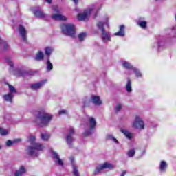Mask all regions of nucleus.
Wrapping results in <instances>:
<instances>
[{"label":"nucleus","mask_w":176,"mask_h":176,"mask_svg":"<svg viewBox=\"0 0 176 176\" xmlns=\"http://www.w3.org/2000/svg\"><path fill=\"white\" fill-rule=\"evenodd\" d=\"M107 168H109V170H112L115 168V165H113L111 163L105 162L104 164L98 165L96 166V170L94 172V175H97L98 174H100V173L102 172L103 170H105Z\"/></svg>","instance_id":"nucleus-9"},{"label":"nucleus","mask_w":176,"mask_h":176,"mask_svg":"<svg viewBox=\"0 0 176 176\" xmlns=\"http://www.w3.org/2000/svg\"><path fill=\"white\" fill-rule=\"evenodd\" d=\"M46 64H47V71L50 72V71H52V69H53V64L50 63V60H49V58L47 59Z\"/></svg>","instance_id":"nucleus-33"},{"label":"nucleus","mask_w":176,"mask_h":176,"mask_svg":"<svg viewBox=\"0 0 176 176\" xmlns=\"http://www.w3.org/2000/svg\"><path fill=\"white\" fill-rule=\"evenodd\" d=\"M74 128L71 127L69 129V133L66 137V141L69 146H71V145L72 144V142H74V138H72V135L74 134Z\"/></svg>","instance_id":"nucleus-16"},{"label":"nucleus","mask_w":176,"mask_h":176,"mask_svg":"<svg viewBox=\"0 0 176 176\" xmlns=\"http://www.w3.org/2000/svg\"><path fill=\"white\" fill-rule=\"evenodd\" d=\"M45 52L46 56H47V58H50V54H52V52H53V48L50 47H47L45 48Z\"/></svg>","instance_id":"nucleus-27"},{"label":"nucleus","mask_w":176,"mask_h":176,"mask_svg":"<svg viewBox=\"0 0 176 176\" xmlns=\"http://www.w3.org/2000/svg\"><path fill=\"white\" fill-rule=\"evenodd\" d=\"M51 17L53 20H56L57 21H65V20H67V17L61 14L60 8H58V6H54L52 7V14Z\"/></svg>","instance_id":"nucleus-7"},{"label":"nucleus","mask_w":176,"mask_h":176,"mask_svg":"<svg viewBox=\"0 0 176 176\" xmlns=\"http://www.w3.org/2000/svg\"><path fill=\"white\" fill-rule=\"evenodd\" d=\"M47 80H43L40 82L33 83L30 85V87L32 90H39V89L43 87L44 85H46Z\"/></svg>","instance_id":"nucleus-13"},{"label":"nucleus","mask_w":176,"mask_h":176,"mask_svg":"<svg viewBox=\"0 0 176 176\" xmlns=\"http://www.w3.org/2000/svg\"><path fill=\"white\" fill-rule=\"evenodd\" d=\"M73 2H74V3H76V5H78V0H72Z\"/></svg>","instance_id":"nucleus-42"},{"label":"nucleus","mask_w":176,"mask_h":176,"mask_svg":"<svg viewBox=\"0 0 176 176\" xmlns=\"http://www.w3.org/2000/svg\"><path fill=\"white\" fill-rule=\"evenodd\" d=\"M106 140H110L113 141V142H115V144H119V142H118V140L113 137V135L109 134L106 135Z\"/></svg>","instance_id":"nucleus-31"},{"label":"nucleus","mask_w":176,"mask_h":176,"mask_svg":"<svg viewBox=\"0 0 176 176\" xmlns=\"http://www.w3.org/2000/svg\"><path fill=\"white\" fill-rule=\"evenodd\" d=\"M109 27V18L106 16L102 21H100L97 23V28L101 31V38L102 42L107 43V42H111V32L105 31L104 26Z\"/></svg>","instance_id":"nucleus-2"},{"label":"nucleus","mask_w":176,"mask_h":176,"mask_svg":"<svg viewBox=\"0 0 176 176\" xmlns=\"http://www.w3.org/2000/svg\"><path fill=\"white\" fill-rule=\"evenodd\" d=\"M175 20L176 21V14H175Z\"/></svg>","instance_id":"nucleus-44"},{"label":"nucleus","mask_w":176,"mask_h":176,"mask_svg":"<svg viewBox=\"0 0 176 176\" xmlns=\"http://www.w3.org/2000/svg\"><path fill=\"white\" fill-rule=\"evenodd\" d=\"M120 64L123 68L129 71H133L135 68L134 66H133V65L129 61L120 60Z\"/></svg>","instance_id":"nucleus-17"},{"label":"nucleus","mask_w":176,"mask_h":176,"mask_svg":"<svg viewBox=\"0 0 176 176\" xmlns=\"http://www.w3.org/2000/svg\"><path fill=\"white\" fill-rule=\"evenodd\" d=\"M133 129H135L136 130H140V131L142 130H145V123L142 118L140 116H136L133 122H132Z\"/></svg>","instance_id":"nucleus-8"},{"label":"nucleus","mask_w":176,"mask_h":176,"mask_svg":"<svg viewBox=\"0 0 176 176\" xmlns=\"http://www.w3.org/2000/svg\"><path fill=\"white\" fill-rule=\"evenodd\" d=\"M41 137L43 141H49L50 140V134L49 133H42Z\"/></svg>","instance_id":"nucleus-32"},{"label":"nucleus","mask_w":176,"mask_h":176,"mask_svg":"<svg viewBox=\"0 0 176 176\" xmlns=\"http://www.w3.org/2000/svg\"><path fill=\"white\" fill-rule=\"evenodd\" d=\"M14 97V94L10 93L3 95L4 101H7L8 102H13Z\"/></svg>","instance_id":"nucleus-23"},{"label":"nucleus","mask_w":176,"mask_h":176,"mask_svg":"<svg viewBox=\"0 0 176 176\" xmlns=\"http://www.w3.org/2000/svg\"><path fill=\"white\" fill-rule=\"evenodd\" d=\"M67 113H68V111H67V110L59 111V115H67Z\"/></svg>","instance_id":"nucleus-40"},{"label":"nucleus","mask_w":176,"mask_h":176,"mask_svg":"<svg viewBox=\"0 0 176 176\" xmlns=\"http://www.w3.org/2000/svg\"><path fill=\"white\" fill-rule=\"evenodd\" d=\"M26 173L27 169H25V166H21L19 168L14 172V176H23Z\"/></svg>","instance_id":"nucleus-18"},{"label":"nucleus","mask_w":176,"mask_h":176,"mask_svg":"<svg viewBox=\"0 0 176 176\" xmlns=\"http://www.w3.org/2000/svg\"><path fill=\"white\" fill-rule=\"evenodd\" d=\"M60 30L62 31V34L64 35L71 36V38H75V25L72 23H63L60 25Z\"/></svg>","instance_id":"nucleus-4"},{"label":"nucleus","mask_w":176,"mask_h":176,"mask_svg":"<svg viewBox=\"0 0 176 176\" xmlns=\"http://www.w3.org/2000/svg\"><path fill=\"white\" fill-rule=\"evenodd\" d=\"M51 153L52 157H54V160L56 164H58V166H60V167H63V166H64V161L60 159L58 154L53 150H51Z\"/></svg>","instance_id":"nucleus-11"},{"label":"nucleus","mask_w":176,"mask_h":176,"mask_svg":"<svg viewBox=\"0 0 176 176\" xmlns=\"http://www.w3.org/2000/svg\"><path fill=\"white\" fill-rule=\"evenodd\" d=\"M126 90L128 93H131V80H130V79L127 80V82L126 85Z\"/></svg>","instance_id":"nucleus-30"},{"label":"nucleus","mask_w":176,"mask_h":176,"mask_svg":"<svg viewBox=\"0 0 176 176\" xmlns=\"http://www.w3.org/2000/svg\"><path fill=\"white\" fill-rule=\"evenodd\" d=\"M174 38H176V33H175V35L174 36Z\"/></svg>","instance_id":"nucleus-46"},{"label":"nucleus","mask_w":176,"mask_h":176,"mask_svg":"<svg viewBox=\"0 0 176 176\" xmlns=\"http://www.w3.org/2000/svg\"><path fill=\"white\" fill-rule=\"evenodd\" d=\"M53 119V116L49 113L41 112L36 116L34 123L39 127H47Z\"/></svg>","instance_id":"nucleus-3"},{"label":"nucleus","mask_w":176,"mask_h":176,"mask_svg":"<svg viewBox=\"0 0 176 176\" xmlns=\"http://www.w3.org/2000/svg\"><path fill=\"white\" fill-rule=\"evenodd\" d=\"M48 3H52V0H45Z\"/></svg>","instance_id":"nucleus-43"},{"label":"nucleus","mask_w":176,"mask_h":176,"mask_svg":"<svg viewBox=\"0 0 176 176\" xmlns=\"http://www.w3.org/2000/svg\"><path fill=\"white\" fill-rule=\"evenodd\" d=\"M28 141L32 144V146H28L27 153L32 157H36L39 156L41 152L45 149V146L41 143L35 142V136L30 135L28 138Z\"/></svg>","instance_id":"nucleus-1"},{"label":"nucleus","mask_w":176,"mask_h":176,"mask_svg":"<svg viewBox=\"0 0 176 176\" xmlns=\"http://www.w3.org/2000/svg\"><path fill=\"white\" fill-rule=\"evenodd\" d=\"M8 134H9V131L0 127V135H8Z\"/></svg>","instance_id":"nucleus-36"},{"label":"nucleus","mask_w":176,"mask_h":176,"mask_svg":"<svg viewBox=\"0 0 176 176\" xmlns=\"http://www.w3.org/2000/svg\"><path fill=\"white\" fill-rule=\"evenodd\" d=\"M98 11V8L96 7V6H92L88 10H85L84 12L79 14L78 15V19L79 21H83L85 20H87L89 16L91 14V13H96Z\"/></svg>","instance_id":"nucleus-6"},{"label":"nucleus","mask_w":176,"mask_h":176,"mask_svg":"<svg viewBox=\"0 0 176 176\" xmlns=\"http://www.w3.org/2000/svg\"><path fill=\"white\" fill-rule=\"evenodd\" d=\"M125 27L124 25H121L119 28L120 30L114 34L116 36H120L123 38L126 35V32H124Z\"/></svg>","instance_id":"nucleus-19"},{"label":"nucleus","mask_w":176,"mask_h":176,"mask_svg":"<svg viewBox=\"0 0 176 176\" xmlns=\"http://www.w3.org/2000/svg\"><path fill=\"white\" fill-rule=\"evenodd\" d=\"M147 24H148V23L145 21H138V25H139V27H140L143 30H145V28H146Z\"/></svg>","instance_id":"nucleus-29"},{"label":"nucleus","mask_w":176,"mask_h":176,"mask_svg":"<svg viewBox=\"0 0 176 176\" xmlns=\"http://www.w3.org/2000/svg\"><path fill=\"white\" fill-rule=\"evenodd\" d=\"M133 74H135V76L140 78H143L144 75L142 74V72H141V70H140V69L135 67L133 69Z\"/></svg>","instance_id":"nucleus-25"},{"label":"nucleus","mask_w":176,"mask_h":176,"mask_svg":"<svg viewBox=\"0 0 176 176\" xmlns=\"http://www.w3.org/2000/svg\"><path fill=\"white\" fill-rule=\"evenodd\" d=\"M86 36H87V33H86V32L80 33L78 36V41H80V42H82L84 39H86Z\"/></svg>","instance_id":"nucleus-26"},{"label":"nucleus","mask_w":176,"mask_h":176,"mask_svg":"<svg viewBox=\"0 0 176 176\" xmlns=\"http://www.w3.org/2000/svg\"><path fill=\"white\" fill-rule=\"evenodd\" d=\"M168 167V164H167V162L164 160L160 161L158 166L160 174H165V173L167 171Z\"/></svg>","instance_id":"nucleus-12"},{"label":"nucleus","mask_w":176,"mask_h":176,"mask_svg":"<svg viewBox=\"0 0 176 176\" xmlns=\"http://www.w3.org/2000/svg\"><path fill=\"white\" fill-rule=\"evenodd\" d=\"M164 45V42L162 39L155 40L154 41L151 45V48L153 49V50H160V47Z\"/></svg>","instance_id":"nucleus-10"},{"label":"nucleus","mask_w":176,"mask_h":176,"mask_svg":"<svg viewBox=\"0 0 176 176\" xmlns=\"http://www.w3.org/2000/svg\"><path fill=\"white\" fill-rule=\"evenodd\" d=\"M96 125L97 122H96V119L93 117H89L85 131L83 133L84 137H89V135H91V134L94 133V130H96Z\"/></svg>","instance_id":"nucleus-5"},{"label":"nucleus","mask_w":176,"mask_h":176,"mask_svg":"<svg viewBox=\"0 0 176 176\" xmlns=\"http://www.w3.org/2000/svg\"><path fill=\"white\" fill-rule=\"evenodd\" d=\"M70 162L72 163V166L73 168V175L74 176H80V174L79 173V170H78V166L75 163V160H74V157H70Z\"/></svg>","instance_id":"nucleus-15"},{"label":"nucleus","mask_w":176,"mask_h":176,"mask_svg":"<svg viewBox=\"0 0 176 176\" xmlns=\"http://www.w3.org/2000/svg\"><path fill=\"white\" fill-rule=\"evenodd\" d=\"M32 12L36 17H38L39 19H45L46 17V14H44L41 10L33 9Z\"/></svg>","instance_id":"nucleus-21"},{"label":"nucleus","mask_w":176,"mask_h":176,"mask_svg":"<svg viewBox=\"0 0 176 176\" xmlns=\"http://www.w3.org/2000/svg\"><path fill=\"white\" fill-rule=\"evenodd\" d=\"M20 141H21V140H20V139H16L14 142H12L11 140H8L6 142V145H7V146H12V145H13V144H14V142H20Z\"/></svg>","instance_id":"nucleus-35"},{"label":"nucleus","mask_w":176,"mask_h":176,"mask_svg":"<svg viewBox=\"0 0 176 176\" xmlns=\"http://www.w3.org/2000/svg\"><path fill=\"white\" fill-rule=\"evenodd\" d=\"M0 149H2V146L0 145Z\"/></svg>","instance_id":"nucleus-45"},{"label":"nucleus","mask_w":176,"mask_h":176,"mask_svg":"<svg viewBox=\"0 0 176 176\" xmlns=\"http://www.w3.org/2000/svg\"><path fill=\"white\" fill-rule=\"evenodd\" d=\"M6 63H8V65H10V67H11V68H13V61L12 60V58H7Z\"/></svg>","instance_id":"nucleus-38"},{"label":"nucleus","mask_w":176,"mask_h":176,"mask_svg":"<svg viewBox=\"0 0 176 176\" xmlns=\"http://www.w3.org/2000/svg\"><path fill=\"white\" fill-rule=\"evenodd\" d=\"M91 101L93 104H94V105H101V104H102L101 99H100V96L95 95L91 96Z\"/></svg>","instance_id":"nucleus-20"},{"label":"nucleus","mask_w":176,"mask_h":176,"mask_svg":"<svg viewBox=\"0 0 176 176\" xmlns=\"http://www.w3.org/2000/svg\"><path fill=\"white\" fill-rule=\"evenodd\" d=\"M121 133L125 135L127 140H131L133 138V133L129 131L127 129H120Z\"/></svg>","instance_id":"nucleus-22"},{"label":"nucleus","mask_w":176,"mask_h":176,"mask_svg":"<svg viewBox=\"0 0 176 176\" xmlns=\"http://www.w3.org/2000/svg\"><path fill=\"white\" fill-rule=\"evenodd\" d=\"M0 45L1 47H3L4 50H8V43H6V41H5L1 38H0Z\"/></svg>","instance_id":"nucleus-34"},{"label":"nucleus","mask_w":176,"mask_h":176,"mask_svg":"<svg viewBox=\"0 0 176 176\" xmlns=\"http://www.w3.org/2000/svg\"><path fill=\"white\" fill-rule=\"evenodd\" d=\"M124 175H126V171H123L120 175V176H124Z\"/></svg>","instance_id":"nucleus-41"},{"label":"nucleus","mask_w":176,"mask_h":176,"mask_svg":"<svg viewBox=\"0 0 176 176\" xmlns=\"http://www.w3.org/2000/svg\"><path fill=\"white\" fill-rule=\"evenodd\" d=\"M18 32L21 38L23 41H27V30H25V28L21 25H19L18 27Z\"/></svg>","instance_id":"nucleus-14"},{"label":"nucleus","mask_w":176,"mask_h":176,"mask_svg":"<svg viewBox=\"0 0 176 176\" xmlns=\"http://www.w3.org/2000/svg\"><path fill=\"white\" fill-rule=\"evenodd\" d=\"M45 58V55L43 54V52L38 51V53L36 54L34 60L36 61H42Z\"/></svg>","instance_id":"nucleus-24"},{"label":"nucleus","mask_w":176,"mask_h":176,"mask_svg":"<svg viewBox=\"0 0 176 176\" xmlns=\"http://www.w3.org/2000/svg\"><path fill=\"white\" fill-rule=\"evenodd\" d=\"M8 85L9 90H10V92H9L10 94H14L15 93H17L14 87L10 85L9 84H8Z\"/></svg>","instance_id":"nucleus-37"},{"label":"nucleus","mask_w":176,"mask_h":176,"mask_svg":"<svg viewBox=\"0 0 176 176\" xmlns=\"http://www.w3.org/2000/svg\"><path fill=\"white\" fill-rule=\"evenodd\" d=\"M121 109H122V104H117L116 107H115L116 112H119V111H120Z\"/></svg>","instance_id":"nucleus-39"},{"label":"nucleus","mask_w":176,"mask_h":176,"mask_svg":"<svg viewBox=\"0 0 176 176\" xmlns=\"http://www.w3.org/2000/svg\"><path fill=\"white\" fill-rule=\"evenodd\" d=\"M126 155L129 157H134L135 155V148H131L126 152Z\"/></svg>","instance_id":"nucleus-28"}]
</instances>
